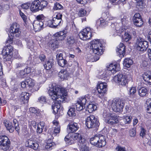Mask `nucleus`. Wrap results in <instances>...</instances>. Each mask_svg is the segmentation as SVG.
I'll return each mask as SVG.
<instances>
[{
    "mask_svg": "<svg viewBox=\"0 0 151 151\" xmlns=\"http://www.w3.org/2000/svg\"><path fill=\"white\" fill-rule=\"evenodd\" d=\"M145 81L148 83H151V73L150 72L145 73L143 75Z\"/></svg>",
    "mask_w": 151,
    "mask_h": 151,
    "instance_id": "obj_31",
    "label": "nucleus"
},
{
    "mask_svg": "<svg viewBox=\"0 0 151 151\" xmlns=\"http://www.w3.org/2000/svg\"><path fill=\"white\" fill-rule=\"evenodd\" d=\"M48 4L47 2L45 0H42L40 2V10H42L47 6Z\"/></svg>",
    "mask_w": 151,
    "mask_h": 151,
    "instance_id": "obj_40",
    "label": "nucleus"
},
{
    "mask_svg": "<svg viewBox=\"0 0 151 151\" xmlns=\"http://www.w3.org/2000/svg\"><path fill=\"white\" fill-rule=\"evenodd\" d=\"M125 103V101L122 99H114L112 101L111 107L114 112H122L123 111Z\"/></svg>",
    "mask_w": 151,
    "mask_h": 151,
    "instance_id": "obj_5",
    "label": "nucleus"
},
{
    "mask_svg": "<svg viewBox=\"0 0 151 151\" xmlns=\"http://www.w3.org/2000/svg\"><path fill=\"white\" fill-rule=\"evenodd\" d=\"M45 17L42 14H39L37 16L36 19V21H38L42 22H44V19Z\"/></svg>",
    "mask_w": 151,
    "mask_h": 151,
    "instance_id": "obj_49",
    "label": "nucleus"
},
{
    "mask_svg": "<svg viewBox=\"0 0 151 151\" xmlns=\"http://www.w3.org/2000/svg\"><path fill=\"white\" fill-rule=\"evenodd\" d=\"M5 127H6L7 130H8L9 132H13L14 129V128L12 125V124L8 122H6L4 123Z\"/></svg>",
    "mask_w": 151,
    "mask_h": 151,
    "instance_id": "obj_34",
    "label": "nucleus"
},
{
    "mask_svg": "<svg viewBox=\"0 0 151 151\" xmlns=\"http://www.w3.org/2000/svg\"><path fill=\"white\" fill-rule=\"evenodd\" d=\"M90 96L89 95L80 98L76 103V109L80 111L85 108V105L86 103L90 102Z\"/></svg>",
    "mask_w": 151,
    "mask_h": 151,
    "instance_id": "obj_11",
    "label": "nucleus"
},
{
    "mask_svg": "<svg viewBox=\"0 0 151 151\" xmlns=\"http://www.w3.org/2000/svg\"><path fill=\"white\" fill-rule=\"evenodd\" d=\"M135 45L137 50L140 53H144L148 47V42L141 37L137 38Z\"/></svg>",
    "mask_w": 151,
    "mask_h": 151,
    "instance_id": "obj_7",
    "label": "nucleus"
},
{
    "mask_svg": "<svg viewBox=\"0 0 151 151\" xmlns=\"http://www.w3.org/2000/svg\"><path fill=\"white\" fill-rule=\"evenodd\" d=\"M52 20L55 28L59 26H60L62 24L63 22L62 19H58L55 18H53Z\"/></svg>",
    "mask_w": 151,
    "mask_h": 151,
    "instance_id": "obj_38",
    "label": "nucleus"
},
{
    "mask_svg": "<svg viewBox=\"0 0 151 151\" xmlns=\"http://www.w3.org/2000/svg\"><path fill=\"white\" fill-rule=\"evenodd\" d=\"M10 29V36L9 35V38L6 42V43L11 44L12 43L13 37H19L20 35L21 32L19 25L16 23H13L11 25Z\"/></svg>",
    "mask_w": 151,
    "mask_h": 151,
    "instance_id": "obj_3",
    "label": "nucleus"
},
{
    "mask_svg": "<svg viewBox=\"0 0 151 151\" xmlns=\"http://www.w3.org/2000/svg\"><path fill=\"white\" fill-rule=\"evenodd\" d=\"M26 81L27 83V86L29 87H32L34 85V83L32 80L29 78L26 79Z\"/></svg>",
    "mask_w": 151,
    "mask_h": 151,
    "instance_id": "obj_51",
    "label": "nucleus"
},
{
    "mask_svg": "<svg viewBox=\"0 0 151 151\" xmlns=\"http://www.w3.org/2000/svg\"><path fill=\"white\" fill-rule=\"evenodd\" d=\"M132 117L130 116H124L123 120L125 124H130L132 121Z\"/></svg>",
    "mask_w": 151,
    "mask_h": 151,
    "instance_id": "obj_43",
    "label": "nucleus"
},
{
    "mask_svg": "<svg viewBox=\"0 0 151 151\" xmlns=\"http://www.w3.org/2000/svg\"><path fill=\"white\" fill-rule=\"evenodd\" d=\"M27 45L28 48L32 47L34 45V42L33 40L30 38H29L26 39Z\"/></svg>",
    "mask_w": 151,
    "mask_h": 151,
    "instance_id": "obj_46",
    "label": "nucleus"
},
{
    "mask_svg": "<svg viewBox=\"0 0 151 151\" xmlns=\"http://www.w3.org/2000/svg\"><path fill=\"white\" fill-rule=\"evenodd\" d=\"M107 24V22L105 20L103 19L102 18H101L97 20L96 25L97 28L100 27H103L106 25Z\"/></svg>",
    "mask_w": 151,
    "mask_h": 151,
    "instance_id": "obj_27",
    "label": "nucleus"
},
{
    "mask_svg": "<svg viewBox=\"0 0 151 151\" xmlns=\"http://www.w3.org/2000/svg\"><path fill=\"white\" fill-rule=\"evenodd\" d=\"M65 31H60L53 35V38L58 41L64 40L66 36Z\"/></svg>",
    "mask_w": 151,
    "mask_h": 151,
    "instance_id": "obj_16",
    "label": "nucleus"
},
{
    "mask_svg": "<svg viewBox=\"0 0 151 151\" xmlns=\"http://www.w3.org/2000/svg\"><path fill=\"white\" fill-rule=\"evenodd\" d=\"M131 39V37L128 33L126 32L124 33V36L123 38V40L125 42H127L129 41Z\"/></svg>",
    "mask_w": 151,
    "mask_h": 151,
    "instance_id": "obj_54",
    "label": "nucleus"
},
{
    "mask_svg": "<svg viewBox=\"0 0 151 151\" xmlns=\"http://www.w3.org/2000/svg\"><path fill=\"white\" fill-rule=\"evenodd\" d=\"M147 93V89L143 87L140 88L138 91V94L141 97H143L146 95Z\"/></svg>",
    "mask_w": 151,
    "mask_h": 151,
    "instance_id": "obj_36",
    "label": "nucleus"
},
{
    "mask_svg": "<svg viewBox=\"0 0 151 151\" xmlns=\"http://www.w3.org/2000/svg\"><path fill=\"white\" fill-rule=\"evenodd\" d=\"M134 24L137 27H141L143 24L142 19H137V21L135 22L134 19H133Z\"/></svg>",
    "mask_w": 151,
    "mask_h": 151,
    "instance_id": "obj_42",
    "label": "nucleus"
},
{
    "mask_svg": "<svg viewBox=\"0 0 151 151\" xmlns=\"http://www.w3.org/2000/svg\"><path fill=\"white\" fill-rule=\"evenodd\" d=\"M55 145V143L54 142H52L51 140H48L46 146V148L47 149L50 150L53 148L54 147Z\"/></svg>",
    "mask_w": 151,
    "mask_h": 151,
    "instance_id": "obj_39",
    "label": "nucleus"
},
{
    "mask_svg": "<svg viewBox=\"0 0 151 151\" xmlns=\"http://www.w3.org/2000/svg\"><path fill=\"white\" fill-rule=\"evenodd\" d=\"M116 51L118 52L121 57L124 56L125 53V46L123 43H121L120 44Z\"/></svg>",
    "mask_w": 151,
    "mask_h": 151,
    "instance_id": "obj_25",
    "label": "nucleus"
},
{
    "mask_svg": "<svg viewBox=\"0 0 151 151\" xmlns=\"http://www.w3.org/2000/svg\"><path fill=\"white\" fill-rule=\"evenodd\" d=\"M91 47L95 54L100 55L103 53V47L101 40L97 39L93 40L91 42Z\"/></svg>",
    "mask_w": 151,
    "mask_h": 151,
    "instance_id": "obj_6",
    "label": "nucleus"
},
{
    "mask_svg": "<svg viewBox=\"0 0 151 151\" xmlns=\"http://www.w3.org/2000/svg\"><path fill=\"white\" fill-rule=\"evenodd\" d=\"M58 43V41L54 39L48 43V45L52 49H54L58 47L59 46Z\"/></svg>",
    "mask_w": 151,
    "mask_h": 151,
    "instance_id": "obj_26",
    "label": "nucleus"
},
{
    "mask_svg": "<svg viewBox=\"0 0 151 151\" xmlns=\"http://www.w3.org/2000/svg\"><path fill=\"white\" fill-rule=\"evenodd\" d=\"M122 24L116 23H113L112 22L111 25V27L113 29L112 31L114 33L113 35L114 36L118 35L120 36L121 34L124 32L127 28L126 26L128 23V19L126 16H124L121 19Z\"/></svg>",
    "mask_w": 151,
    "mask_h": 151,
    "instance_id": "obj_2",
    "label": "nucleus"
},
{
    "mask_svg": "<svg viewBox=\"0 0 151 151\" xmlns=\"http://www.w3.org/2000/svg\"><path fill=\"white\" fill-rule=\"evenodd\" d=\"M79 128V125L77 123L71 122L69 123L68 126V131L69 133H73L77 130Z\"/></svg>",
    "mask_w": 151,
    "mask_h": 151,
    "instance_id": "obj_20",
    "label": "nucleus"
},
{
    "mask_svg": "<svg viewBox=\"0 0 151 151\" xmlns=\"http://www.w3.org/2000/svg\"><path fill=\"white\" fill-rule=\"evenodd\" d=\"M63 6L58 3H56L53 6V9L54 10H60L62 9Z\"/></svg>",
    "mask_w": 151,
    "mask_h": 151,
    "instance_id": "obj_48",
    "label": "nucleus"
},
{
    "mask_svg": "<svg viewBox=\"0 0 151 151\" xmlns=\"http://www.w3.org/2000/svg\"><path fill=\"white\" fill-rule=\"evenodd\" d=\"M29 94L26 92H22L19 96L20 99L22 101H28L29 98Z\"/></svg>",
    "mask_w": 151,
    "mask_h": 151,
    "instance_id": "obj_30",
    "label": "nucleus"
},
{
    "mask_svg": "<svg viewBox=\"0 0 151 151\" xmlns=\"http://www.w3.org/2000/svg\"><path fill=\"white\" fill-rule=\"evenodd\" d=\"M13 122L14 127H15L14 129H15L16 131L18 132L19 130V124L17 120L14 119H13Z\"/></svg>",
    "mask_w": 151,
    "mask_h": 151,
    "instance_id": "obj_52",
    "label": "nucleus"
},
{
    "mask_svg": "<svg viewBox=\"0 0 151 151\" xmlns=\"http://www.w3.org/2000/svg\"><path fill=\"white\" fill-rule=\"evenodd\" d=\"M91 97L90 96V98ZM91 101L88 102L89 103V104L87 106V109L89 113H91L93 111L96 110L97 108V106L94 104H93L92 102H91V100H90Z\"/></svg>",
    "mask_w": 151,
    "mask_h": 151,
    "instance_id": "obj_28",
    "label": "nucleus"
},
{
    "mask_svg": "<svg viewBox=\"0 0 151 151\" xmlns=\"http://www.w3.org/2000/svg\"><path fill=\"white\" fill-rule=\"evenodd\" d=\"M58 76L62 80H67L69 77V73L65 70H62L58 73Z\"/></svg>",
    "mask_w": 151,
    "mask_h": 151,
    "instance_id": "obj_24",
    "label": "nucleus"
},
{
    "mask_svg": "<svg viewBox=\"0 0 151 151\" xmlns=\"http://www.w3.org/2000/svg\"><path fill=\"white\" fill-rule=\"evenodd\" d=\"M133 61L129 58H125L123 61V64L124 66L129 68L133 63Z\"/></svg>",
    "mask_w": 151,
    "mask_h": 151,
    "instance_id": "obj_32",
    "label": "nucleus"
},
{
    "mask_svg": "<svg viewBox=\"0 0 151 151\" xmlns=\"http://www.w3.org/2000/svg\"><path fill=\"white\" fill-rule=\"evenodd\" d=\"M79 146L80 151H89L88 147L86 146V145H79Z\"/></svg>",
    "mask_w": 151,
    "mask_h": 151,
    "instance_id": "obj_53",
    "label": "nucleus"
},
{
    "mask_svg": "<svg viewBox=\"0 0 151 151\" xmlns=\"http://www.w3.org/2000/svg\"><path fill=\"white\" fill-rule=\"evenodd\" d=\"M30 6V4L29 3H27L23 4L21 5V7L22 8L27 9H29Z\"/></svg>",
    "mask_w": 151,
    "mask_h": 151,
    "instance_id": "obj_56",
    "label": "nucleus"
},
{
    "mask_svg": "<svg viewBox=\"0 0 151 151\" xmlns=\"http://www.w3.org/2000/svg\"><path fill=\"white\" fill-rule=\"evenodd\" d=\"M45 126V123L43 122H40L37 125V132L40 134L42 132Z\"/></svg>",
    "mask_w": 151,
    "mask_h": 151,
    "instance_id": "obj_35",
    "label": "nucleus"
},
{
    "mask_svg": "<svg viewBox=\"0 0 151 151\" xmlns=\"http://www.w3.org/2000/svg\"><path fill=\"white\" fill-rule=\"evenodd\" d=\"M86 14V11L82 9L81 8L79 10L78 13V15L80 17H82L85 16Z\"/></svg>",
    "mask_w": 151,
    "mask_h": 151,
    "instance_id": "obj_50",
    "label": "nucleus"
},
{
    "mask_svg": "<svg viewBox=\"0 0 151 151\" xmlns=\"http://www.w3.org/2000/svg\"><path fill=\"white\" fill-rule=\"evenodd\" d=\"M107 71H110L113 74H115L120 70L119 65L117 64L111 63L107 65Z\"/></svg>",
    "mask_w": 151,
    "mask_h": 151,
    "instance_id": "obj_19",
    "label": "nucleus"
},
{
    "mask_svg": "<svg viewBox=\"0 0 151 151\" xmlns=\"http://www.w3.org/2000/svg\"><path fill=\"white\" fill-rule=\"evenodd\" d=\"M54 125V131L53 135L55 136L60 133V127L59 124V122L56 120H54L52 122Z\"/></svg>",
    "mask_w": 151,
    "mask_h": 151,
    "instance_id": "obj_23",
    "label": "nucleus"
},
{
    "mask_svg": "<svg viewBox=\"0 0 151 151\" xmlns=\"http://www.w3.org/2000/svg\"><path fill=\"white\" fill-rule=\"evenodd\" d=\"M44 23L45 27L47 26L52 28H54L52 20H49L47 21H45L44 22Z\"/></svg>",
    "mask_w": 151,
    "mask_h": 151,
    "instance_id": "obj_41",
    "label": "nucleus"
},
{
    "mask_svg": "<svg viewBox=\"0 0 151 151\" xmlns=\"http://www.w3.org/2000/svg\"><path fill=\"white\" fill-rule=\"evenodd\" d=\"M130 135L131 137H134L136 134V129L133 128L131 129L129 132Z\"/></svg>",
    "mask_w": 151,
    "mask_h": 151,
    "instance_id": "obj_59",
    "label": "nucleus"
},
{
    "mask_svg": "<svg viewBox=\"0 0 151 151\" xmlns=\"http://www.w3.org/2000/svg\"><path fill=\"white\" fill-rule=\"evenodd\" d=\"M53 65V63L50 60L48 61L44 65L45 68L47 70H50Z\"/></svg>",
    "mask_w": 151,
    "mask_h": 151,
    "instance_id": "obj_45",
    "label": "nucleus"
},
{
    "mask_svg": "<svg viewBox=\"0 0 151 151\" xmlns=\"http://www.w3.org/2000/svg\"><path fill=\"white\" fill-rule=\"evenodd\" d=\"M124 76L125 77L126 79L127 80V82L128 81L131 80L132 79L131 75L129 73H127Z\"/></svg>",
    "mask_w": 151,
    "mask_h": 151,
    "instance_id": "obj_64",
    "label": "nucleus"
},
{
    "mask_svg": "<svg viewBox=\"0 0 151 151\" xmlns=\"http://www.w3.org/2000/svg\"><path fill=\"white\" fill-rule=\"evenodd\" d=\"M10 144V141L7 136H0V147L6 150L9 149Z\"/></svg>",
    "mask_w": 151,
    "mask_h": 151,
    "instance_id": "obj_14",
    "label": "nucleus"
},
{
    "mask_svg": "<svg viewBox=\"0 0 151 151\" xmlns=\"http://www.w3.org/2000/svg\"><path fill=\"white\" fill-rule=\"evenodd\" d=\"M63 54L62 53H58L56 55V59L57 61H59L64 59L63 57Z\"/></svg>",
    "mask_w": 151,
    "mask_h": 151,
    "instance_id": "obj_62",
    "label": "nucleus"
},
{
    "mask_svg": "<svg viewBox=\"0 0 151 151\" xmlns=\"http://www.w3.org/2000/svg\"><path fill=\"white\" fill-rule=\"evenodd\" d=\"M58 65L60 66L63 67L67 64V61L64 59L59 61H57Z\"/></svg>",
    "mask_w": 151,
    "mask_h": 151,
    "instance_id": "obj_55",
    "label": "nucleus"
},
{
    "mask_svg": "<svg viewBox=\"0 0 151 151\" xmlns=\"http://www.w3.org/2000/svg\"><path fill=\"white\" fill-rule=\"evenodd\" d=\"M78 141H79V144H78L79 145H82V144L86 145V140L84 138H83L81 136V137H80Z\"/></svg>",
    "mask_w": 151,
    "mask_h": 151,
    "instance_id": "obj_60",
    "label": "nucleus"
},
{
    "mask_svg": "<svg viewBox=\"0 0 151 151\" xmlns=\"http://www.w3.org/2000/svg\"><path fill=\"white\" fill-rule=\"evenodd\" d=\"M33 25L35 31H39L45 27L44 22L42 21H35Z\"/></svg>",
    "mask_w": 151,
    "mask_h": 151,
    "instance_id": "obj_22",
    "label": "nucleus"
},
{
    "mask_svg": "<svg viewBox=\"0 0 151 151\" xmlns=\"http://www.w3.org/2000/svg\"><path fill=\"white\" fill-rule=\"evenodd\" d=\"M48 93L51 99L55 101V105L52 106L53 113L58 115H62L63 110L60 103L63 101L67 96L66 90L60 85L53 83L49 87Z\"/></svg>",
    "mask_w": 151,
    "mask_h": 151,
    "instance_id": "obj_1",
    "label": "nucleus"
},
{
    "mask_svg": "<svg viewBox=\"0 0 151 151\" xmlns=\"http://www.w3.org/2000/svg\"><path fill=\"white\" fill-rule=\"evenodd\" d=\"M97 117L93 115H91L86 119V125L88 128H97L99 125Z\"/></svg>",
    "mask_w": 151,
    "mask_h": 151,
    "instance_id": "obj_9",
    "label": "nucleus"
},
{
    "mask_svg": "<svg viewBox=\"0 0 151 151\" xmlns=\"http://www.w3.org/2000/svg\"><path fill=\"white\" fill-rule=\"evenodd\" d=\"M67 44L71 46L75 42L76 40L74 37L72 36H69L67 37Z\"/></svg>",
    "mask_w": 151,
    "mask_h": 151,
    "instance_id": "obj_37",
    "label": "nucleus"
},
{
    "mask_svg": "<svg viewBox=\"0 0 151 151\" xmlns=\"http://www.w3.org/2000/svg\"><path fill=\"white\" fill-rule=\"evenodd\" d=\"M138 19H142L140 14L139 13L135 14L133 17V19H134L135 22Z\"/></svg>",
    "mask_w": 151,
    "mask_h": 151,
    "instance_id": "obj_57",
    "label": "nucleus"
},
{
    "mask_svg": "<svg viewBox=\"0 0 151 151\" xmlns=\"http://www.w3.org/2000/svg\"><path fill=\"white\" fill-rule=\"evenodd\" d=\"M75 111V109L74 108H71L68 111V114L70 116H75L76 115Z\"/></svg>",
    "mask_w": 151,
    "mask_h": 151,
    "instance_id": "obj_47",
    "label": "nucleus"
},
{
    "mask_svg": "<svg viewBox=\"0 0 151 151\" xmlns=\"http://www.w3.org/2000/svg\"><path fill=\"white\" fill-rule=\"evenodd\" d=\"M103 117L104 120L109 124L113 125L118 122L116 115L106 110L104 111Z\"/></svg>",
    "mask_w": 151,
    "mask_h": 151,
    "instance_id": "obj_8",
    "label": "nucleus"
},
{
    "mask_svg": "<svg viewBox=\"0 0 151 151\" xmlns=\"http://www.w3.org/2000/svg\"><path fill=\"white\" fill-rule=\"evenodd\" d=\"M81 135L80 134L77 133H69L68 135L65 137V140L66 143L68 145H70L74 143V140H78Z\"/></svg>",
    "mask_w": 151,
    "mask_h": 151,
    "instance_id": "obj_13",
    "label": "nucleus"
},
{
    "mask_svg": "<svg viewBox=\"0 0 151 151\" xmlns=\"http://www.w3.org/2000/svg\"><path fill=\"white\" fill-rule=\"evenodd\" d=\"M30 9L32 12H37L40 10L39 0H35L32 2L30 5Z\"/></svg>",
    "mask_w": 151,
    "mask_h": 151,
    "instance_id": "obj_21",
    "label": "nucleus"
},
{
    "mask_svg": "<svg viewBox=\"0 0 151 151\" xmlns=\"http://www.w3.org/2000/svg\"><path fill=\"white\" fill-rule=\"evenodd\" d=\"M27 144V146L33 149L34 150H37L39 147L38 143L33 138H31L29 139L26 142Z\"/></svg>",
    "mask_w": 151,
    "mask_h": 151,
    "instance_id": "obj_18",
    "label": "nucleus"
},
{
    "mask_svg": "<svg viewBox=\"0 0 151 151\" xmlns=\"http://www.w3.org/2000/svg\"><path fill=\"white\" fill-rule=\"evenodd\" d=\"M99 58V56H94L89 54L87 57V60L90 62H96L98 60Z\"/></svg>",
    "mask_w": 151,
    "mask_h": 151,
    "instance_id": "obj_33",
    "label": "nucleus"
},
{
    "mask_svg": "<svg viewBox=\"0 0 151 151\" xmlns=\"http://www.w3.org/2000/svg\"><path fill=\"white\" fill-rule=\"evenodd\" d=\"M13 48L11 45L4 47L2 52V55L5 60L10 61L12 57Z\"/></svg>",
    "mask_w": 151,
    "mask_h": 151,
    "instance_id": "obj_10",
    "label": "nucleus"
},
{
    "mask_svg": "<svg viewBox=\"0 0 151 151\" xmlns=\"http://www.w3.org/2000/svg\"><path fill=\"white\" fill-rule=\"evenodd\" d=\"M114 80L116 82L119 83V85L124 86L127 83V80L125 77L122 74H118L115 76L114 78Z\"/></svg>",
    "mask_w": 151,
    "mask_h": 151,
    "instance_id": "obj_15",
    "label": "nucleus"
},
{
    "mask_svg": "<svg viewBox=\"0 0 151 151\" xmlns=\"http://www.w3.org/2000/svg\"><path fill=\"white\" fill-rule=\"evenodd\" d=\"M90 142L92 145L98 147H102L106 144L105 136L100 134L91 137Z\"/></svg>",
    "mask_w": 151,
    "mask_h": 151,
    "instance_id": "obj_4",
    "label": "nucleus"
},
{
    "mask_svg": "<svg viewBox=\"0 0 151 151\" xmlns=\"http://www.w3.org/2000/svg\"><path fill=\"white\" fill-rule=\"evenodd\" d=\"M17 76L18 78H24L26 75L24 70H20L17 73Z\"/></svg>",
    "mask_w": 151,
    "mask_h": 151,
    "instance_id": "obj_44",
    "label": "nucleus"
},
{
    "mask_svg": "<svg viewBox=\"0 0 151 151\" xmlns=\"http://www.w3.org/2000/svg\"><path fill=\"white\" fill-rule=\"evenodd\" d=\"M107 84L105 82L101 83L98 85V91L100 94H102L101 96H99V97L101 98L103 94L106 93L107 90Z\"/></svg>",
    "mask_w": 151,
    "mask_h": 151,
    "instance_id": "obj_17",
    "label": "nucleus"
},
{
    "mask_svg": "<svg viewBox=\"0 0 151 151\" xmlns=\"http://www.w3.org/2000/svg\"><path fill=\"white\" fill-rule=\"evenodd\" d=\"M19 14L21 17L23 19L24 22L26 23L27 21V18L26 16L21 11L19 12Z\"/></svg>",
    "mask_w": 151,
    "mask_h": 151,
    "instance_id": "obj_61",
    "label": "nucleus"
},
{
    "mask_svg": "<svg viewBox=\"0 0 151 151\" xmlns=\"http://www.w3.org/2000/svg\"><path fill=\"white\" fill-rule=\"evenodd\" d=\"M128 94L129 96L132 98H134L135 96L136 92V88L135 87H132L129 88Z\"/></svg>",
    "mask_w": 151,
    "mask_h": 151,
    "instance_id": "obj_29",
    "label": "nucleus"
},
{
    "mask_svg": "<svg viewBox=\"0 0 151 151\" xmlns=\"http://www.w3.org/2000/svg\"><path fill=\"white\" fill-rule=\"evenodd\" d=\"M92 30L90 27H87L81 31L79 34L80 38L84 40H90L92 36Z\"/></svg>",
    "mask_w": 151,
    "mask_h": 151,
    "instance_id": "obj_12",
    "label": "nucleus"
},
{
    "mask_svg": "<svg viewBox=\"0 0 151 151\" xmlns=\"http://www.w3.org/2000/svg\"><path fill=\"white\" fill-rule=\"evenodd\" d=\"M116 150L117 151H127L125 147H122L120 145L117 146Z\"/></svg>",
    "mask_w": 151,
    "mask_h": 151,
    "instance_id": "obj_58",
    "label": "nucleus"
},
{
    "mask_svg": "<svg viewBox=\"0 0 151 151\" xmlns=\"http://www.w3.org/2000/svg\"><path fill=\"white\" fill-rule=\"evenodd\" d=\"M39 102L42 104H44L46 102V99L43 96H41L38 99Z\"/></svg>",
    "mask_w": 151,
    "mask_h": 151,
    "instance_id": "obj_63",
    "label": "nucleus"
}]
</instances>
